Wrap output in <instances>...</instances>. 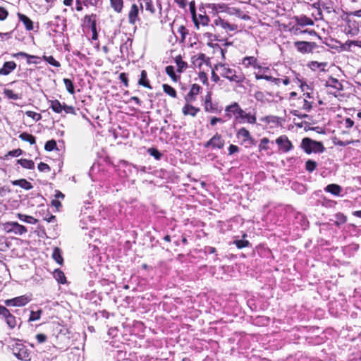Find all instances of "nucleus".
Returning <instances> with one entry per match:
<instances>
[{
  "instance_id": "32",
  "label": "nucleus",
  "mask_w": 361,
  "mask_h": 361,
  "mask_svg": "<svg viewBox=\"0 0 361 361\" xmlns=\"http://www.w3.org/2000/svg\"><path fill=\"white\" fill-rule=\"evenodd\" d=\"M326 85L328 87H333L336 90H341L343 89L342 84L336 78H331L326 81Z\"/></svg>"
},
{
  "instance_id": "20",
  "label": "nucleus",
  "mask_w": 361,
  "mask_h": 361,
  "mask_svg": "<svg viewBox=\"0 0 361 361\" xmlns=\"http://www.w3.org/2000/svg\"><path fill=\"white\" fill-rule=\"evenodd\" d=\"M200 90V86L197 84H193L190 90V92L185 97L188 102H192L195 99V97L197 95Z\"/></svg>"
},
{
  "instance_id": "49",
  "label": "nucleus",
  "mask_w": 361,
  "mask_h": 361,
  "mask_svg": "<svg viewBox=\"0 0 361 361\" xmlns=\"http://www.w3.org/2000/svg\"><path fill=\"white\" fill-rule=\"evenodd\" d=\"M166 73L169 75L173 81L177 80L176 75L175 74L174 68L172 66H168L166 67Z\"/></svg>"
},
{
  "instance_id": "63",
  "label": "nucleus",
  "mask_w": 361,
  "mask_h": 361,
  "mask_svg": "<svg viewBox=\"0 0 361 361\" xmlns=\"http://www.w3.org/2000/svg\"><path fill=\"white\" fill-rule=\"evenodd\" d=\"M238 151H239V147L236 145H231L228 147V154L230 155H231L235 152H238Z\"/></svg>"
},
{
  "instance_id": "18",
  "label": "nucleus",
  "mask_w": 361,
  "mask_h": 361,
  "mask_svg": "<svg viewBox=\"0 0 361 361\" xmlns=\"http://www.w3.org/2000/svg\"><path fill=\"white\" fill-rule=\"evenodd\" d=\"M241 64L245 68H249L250 66L257 68L259 66L257 63V59L255 56H245L243 59Z\"/></svg>"
},
{
  "instance_id": "14",
  "label": "nucleus",
  "mask_w": 361,
  "mask_h": 361,
  "mask_svg": "<svg viewBox=\"0 0 361 361\" xmlns=\"http://www.w3.org/2000/svg\"><path fill=\"white\" fill-rule=\"evenodd\" d=\"M140 4L141 11L145 9L151 14L156 13V8L154 5L153 0H137Z\"/></svg>"
},
{
  "instance_id": "5",
  "label": "nucleus",
  "mask_w": 361,
  "mask_h": 361,
  "mask_svg": "<svg viewBox=\"0 0 361 361\" xmlns=\"http://www.w3.org/2000/svg\"><path fill=\"white\" fill-rule=\"evenodd\" d=\"M3 226L6 233H13L16 235H23L27 231L25 226L20 225L16 221L6 222L3 225Z\"/></svg>"
},
{
  "instance_id": "55",
  "label": "nucleus",
  "mask_w": 361,
  "mask_h": 361,
  "mask_svg": "<svg viewBox=\"0 0 361 361\" xmlns=\"http://www.w3.org/2000/svg\"><path fill=\"white\" fill-rule=\"evenodd\" d=\"M38 169L41 172H46L50 171V167L48 164L41 162L38 164Z\"/></svg>"
},
{
  "instance_id": "31",
  "label": "nucleus",
  "mask_w": 361,
  "mask_h": 361,
  "mask_svg": "<svg viewBox=\"0 0 361 361\" xmlns=\"http://www.w3.org/2000/svg\"><path fill=\"white\" fill-rule=\"evenodd\" d=\"M54 279L61 284H64L66 282V279L64 273L60 269H55L53 273Z\"/></svg>"
},
{
  "instance_id": "64",
  "label": "nucleus",
  "mask_w": 361,
  "mask_h": 361,
  "mask_svg": "<svg viewBox=\"0 0 361 361\" xmlns=\"http://www.w3.org/2000/svg\"><path fill=\"white\" fill-rule=\"evenodd\" d=\"M354 125V121L351 120L350 118H346L345 120V126L347 128H352Z\"/></svg>"
},
{
  "instance_id": "34",
  "label": "nucleus",
  "mask_w": 361,
  "mask_h": 361,
  "mask_svg": "<svg viewBox=\"0 0 361 361\" xmlns=\"http://www.w3.org/2000/svg\"><path fill=\"white\" fill-rule=\"evenodd\" d=\"M247 122L250 124H255L257 122V118L255 114H252L251 113H246L244 111V114L243 116V123Z\"/></svg>"
},
{
  "instance_id": "17",
  "label": "nucleus",
  "mask_w": 361,
  "mask_h": 361,
  "mask_svg": "<svg viewBox=\"0 0 361 361\" xmlns=\"http://www.w3.org/2000/svg\"><path fill=\"white\" fill-rule=\"evenodd\" d=\"M17 16L20 22H22L27 31L33 30V22L25 15L18 13Z\"/></svg>"
},
{
  "instance_id": "60",
  "label": "nucleus",
  "mask_w": 361,
  "mask_h": 361,
  "mask_svg": "<svg viewBox=\"0 0 361 361\" xmlns=\"http://www.w3.org/2000/svg\"><path fill=\"white\" fill-rule=\"evenodd\" d=\"M149 152L152 156L155 157L156 159H159L161 157V153L155 149H149Z\"/></svg>"
},
{
  "instance_id": "4",
  "label": "nucleus",
  "mask_w": 361,
  "mask_h": 361,
  "mask_svg": "<svg viewBox=\"0 0 361 361\" xmlns=\"http://www.w3.org/2000/svg\"><path fill=\"white\" fill-rule=\"evenodd\" d=\"M226 116L231 118L234 116V121L236 123H243V116L244 110L241 109L238 103L233 102L225 108Z\"/></svg>"
},
{
  "instance_id": "52",
  "label": "nucleus",
  "mask_w": 361,
  "mask_h": 361,
  "mask_svg": "<svg viewBox=\"0 0 361 361\" xmlns=\"http://www.w3.org/2000/svg\"><path fill=\"white\" fill-rule=\"evenodd\" d=\"M234 244L239 249H242L243 247H246L249 245L250 243L246 240H237L234 241Z\"/></svg>"
},
{
  "instance_id": "11",
  "label": "nucleus",
  "mask_w": 361,
  "mask_h": 361,
  "mask_svg": "<svg viewBox=\"0 0 361 361\" xmlns=\"http://www.w3.org/2000/svg\"><path fill=\"white\" fill-rule=\"evenodd\" d=\"M279 149L283 152H288L293 149V145L286 135H281L276 140Z\"/></svg>"
},
{
  "instance_id": "15",
  "label": "nucleus",
  "mask_w": 361,
  "mask_h": 361,
  "mask_svg": "<svg viewBox=\"0 0 361 361\" xmlns=\"http://www.w3.org/2000/svg\"><path fill=\"white\" fill-rule=\"evenodd\" d=\"M236 136L238 139H242L243 142H247L252 143L253 141V139L249 132L245 128H240L237 133Z\"/></svg>"
},
{
  "instance_id": "50",
  "label": "nucleus",
  "mask_w": 361,
  "mask_h": 361,
  "mask_svg": "<svg viewBox=\"0 0 361 361\" xmlns=\"http://www.w3.org/2000/svg\"><path fill=\"white\" fill-rule=\"evenodd\" d=\"M25 114L28 116L32 118L34 121H38L42 118V116L40 114H38L35 111H27L25 112Z\"/></svg>"
},
{
  "instance_id": "9",
  "label": "nucleus",
  "mask_w": 361,
  "mask_h": 361,
  "mask_svg": "<svg viewBox=\"0 0 361 361\" xmlns=\"http://www.w3.org/2000/svg\"><path fill=\"white\" fill-rule=\"evenodd\" d=\"M190 8L192 15L193 21L197 27H198L200 24L207 25L209 23V20L206 15L199 14L198 16H196L194 2H191L190 4Z\"/></svg>"
},
{
  "instance_id": "47",
  "label": "nucleus",
  "mask_w": 361,
  "mask_h": 361,
  "mask_svg": "<svg viewBox=\"0 0 361 361\" xmlns=\"http://www.w3.org/2000/svg\"><path fill=\"white\" fill-rule=\"evenodd\" d=\"M258 78H263L267 81L273 82L276 85H279L282 81L281 79L274 78L270 75H262V76H258Z\"/></svg>"
},
{
  "instance_id": "1",
  "label": "nucleus",
  "mask_w": 361,
  "mask_h": 361,
  "mask_svg": "<svg viewBox=\"0 0 361 361\" xmlns=\"http://www.w3.org/2000/svg\"><path fill=\"white\" fill-rule=\"evenodd\" d=\"M215 69L222 77L228 79L231 82L240 83L245 79L244 75L240 72H237L235 69L230 68L227 64L219 63L215 66Z\"/></svg>"
},
{
  "instance_id": "61",
  "label": "nucleus",
  "mask_w": 361,
  "mask_h": 361,
  "mask_svg": "<svg viewBox=\"0 0 361 361\" xmlns=\"http://www.w3.org/2000/svg\"><path fill=\"white\" fill-rule=\"evenodd\" d=\"M36 339L38 343H42L47 341V336L43 334H38L36 335Z\"/></svg>"
},
{
  "instance_id": "40",
  "label": "nucleus",
  "mask_w": 361,
  "mask_h": 361,
  "mask_svg": "<svg viewBox=\"0 0 361 361\" xmlns=\"http://www.w3.org/2000/svg\"><path fill=\"white\" fill-rule=\"evenodd\" d=\"M175 61L177 65L178 72H182L188 66L187 63L182 60L180 56H176Z\"/></svg>"
},
{
  "instance_id": "42",
  "label": "nucleus",
  "mask_w": 361,
  "mask_h": 361,
  "mask_svg": "<svg viewBox=\"0 0 361 361\" xmlns=\"http://www.w3.org/2000/svg\"><path fill=\"white\" fill-rule=\"evenodd\" d=\"M63 83L65 85L66 90L70 94H74L75 90H74V85H73V82L70 79L64 78L63 79Z\"/></svg>"
},
{
  "instance_id": "48",
  "label": "nucleus",
  "mask_w": 361,
  "mask_h": 361,
  "mask_svg": "<svg viewBox=\"0 0 361 361\" xmlns=\"http://www.w3.org/2000/svg\"><path fill=\"white\" fill-rule=\"evenodd\" d=\"M203 38L207 40L209 46L212 47V42L215 40V35L210 32H205L203 34Z\"/></svg>"
},
{
  "instance_id": "24",
  "label": "nucleus",
  "mask_w": 361,
  "mask_h": 361,
  "mask_svg": "<svg viewBox=\"0 0 361 361\" xmlns=\"http://www.w3.org/2000/svg\"><path fill=\"white\" fill-rule=\"evenodd\" d=\"M96 16L92 14L85 16V23L91 28L92 32H95L96 30Z\"/></svg>"
},
{
  "instance_id": "23",
  "label": "nucleus",
  "mask_w": 361,
  "mask_h": 361,
  "mask_svg": "<svg viewBox=\"0 0 361 361\" xmlns=\"http://www.w3.org/2000/svg\"><path fill=\"white\" fill-rule=\"evenodd\" d=\"M110 5L116 13H121L123 8V0H110Z\"/></svg>"
},
{
  "instance_id": "39",
  "label": "nucleus",
  "mask_w": 361,
  "mask_h": 361,
  "mask_svg": "<svg viewBox=\"0 0 361 361\" xmlns=\"http://www.w3.org/2000/svg\"><path fill=\"white\" fill-rule=\"evenodd\" d=\"M163 90L166 94H169L171 97H173V98L176 97V96H177L176 91L175 90V89L173 87H172L169 85L164 84Z\"/></svg>"
},
{
  "instance_id": "41",
  "label": "nucleus",
  "mask_w": 361,
  "mask_h": 361,
  "mask_svg": "<svg viewBox=\"0 0 361 361\" xmlns=\"http://www.w3.org/2000/svg\"><path fill=\"white\" fill-rule=\"evenodd\" d=\"M4 94L7 98L11 99L18 100L20 99V96L18 94L15 93L13 90L9 89H4Z\"/></svg>"
},
{
  "instance_id": "16",
  "label": "nucleus",
  "mask_w": 361,
  "mask_h": 361,
  "mask_svg": "<svg viewBox=\"0 0 361 361\" xmlns=\"http://www.w3.org/2000/svg\"><path fill=\"white\" fill-rule=\"evenodd\" d=\"M16 63L13 61H6L4 63L2 68H0L1 75H8L13 72L16 68Z\"/></svg>"
},
{
  "instance_id": "3",
  "label": "nucleus",
  "mask_w": 361,
  "mask_h": 361,
  "mask_svg": "<svg viewBox=\"0 0 361 361\" xmlns=\"http://www.w3.org/2000/svg\"><path fill=\"white\" fill-rule=\"evenodd\" d=\"M300 147L307 154L323 152L325 149L322 142L309 137L302 139Z\"/></svg>"
},
{
  "instance_id": "8",
  "label": "nucleus",
  "mask_w": 361,
  "mask_h": 361,
  "mask_svg": "<svg viewBox=\"0 0 361 361\" xmlns=\"http://www.w3.org/2000/svg\"><path fill=\"white\" fill-rule=\"evenodd\" d=\"M31 300L30 295H23L12 299L6 300L4 304L6 306L23 307Z\"/></svg>"
},
{
  "instance_id": "59",
  "label": "nucleus",
  "mask_w": 361,
  "mask_h": 361,
  "mask_svg": "<svg viewBox=\"0 0 361 361\" xmlns=\"http://www.w3.org/2000/svg\"><path fill=\"white\" fill-rule=\"evenodd\" d=\"M226 13H228L230 15L239 16L240 13V11L239 9L235 8H230L228 6V10L226 11Z\"/></svg>"
},
{
  "instance_id": "29",
  "label": "nucleus",
  "mask_w": 361,
  "mask_h": 361,
  "mask_svg": "<svg viewBox=\"0 0 361 361\" xmlns=\"http://www.w3.org/2000/svg\"><path fill=\"white\" fill-rule=\"evenodd\" d=\"M147 75L146 71L142 70L141 71L140 78V80L138 81V84L140 85L144 86V87H145L147 88L152 89V87H151V85H150V84H149V81H148V80L147 78Z\"/></svg>"
},
{
  "instance_id": "51",
  "label": "nucleus",
  "mask_w": 361,
  "mask_h": 361,
  "mask_svg": "<svg viewBox=\"0 0 361 361\" xmlns=\"http://www.w3.org/2000/svg\"><path fill=\"white\" fill-rule=\"evenodd\" d=\"M55 148H56V142L54 140L47 141L44 146V149L49 152L54 150Z\"/></svg>"
},
{
  "instance_id": "37",
  "label": "nucleus",
  "mask_w": 361,
  "mask_h": 361,
  "mask_svg": "<svg viewBox=\"0 0 361 361\" xmlns=\"http://www.w3.org/2000/svg\"><path fill=\"white\" fill-rule=\"evenodd\" d=\"M18 163L25 169H32L35 168V164L32 160L21 159L18 160Z\"/></svg>"
},
{
  "instance_id": "35",
  "label": "nucleus",
  "mask_w": 361,
  "mask_h": 361,
  "mask_svg": "<svg viewBox=\"0 0 361 361\" xmlns=\"http://www.w3.org/2000/svg\"><path fill=\"white\" fill-rule=\"evenodd\" d=\"M52 257L59 264L61 265L63 264V259L61 256V250L59 247H55L54 249L53 253H52Z\"/></svg>"
},
{
  "instance_id": "53",
  "label": "nucleus",
  "mask_w": 361,
  "mask_h": 361,
  "mask_svg": "<svg viewBox=\"0 0 361 361\" xmlns=\"http://www.w3.org/2000/svg\"><path fill=\"white\" fill-rule=\"evenodd\" d=\"M269 142V140L267 137H264L261 140L260 144L259 145V150H267L268 149V144Z\"/></svg>"
},
{
  "instance_id": "43",
  "label": "nucleus",
  "mask_w": 361,
  "mask_h": 361,
  "mask_svg": "<svg viewBox=\"0 0 361 361\" xmlns=\"http://www.w3.org/2000/svg\"><path fill=\"white\" fill-rule=\"evenodd\" d=\"M12 56L14 58H18V57H24L27 59H39V57L34 55H30L25 52L20 51L18 53H15L12 54Z\"/></svg>"
},
{
  "instance_id": "54",
  "label": "nucleus",
  "mask_w": 361,
  "mask_h": 361,
  "mask_svg": "<svg viewBox=\"0 0 361 361\" xmlns=\"http://www.w3.org/2000/svg\"><path fill=\"white\" fill-rule=\"evenodd\" d=\"M178 32L181 36V39L184 40L185 39L186 35L188 34V30L185 28V26L180 25L178 28Z\"/></svg>"
},
{
  "instance_id": "13",
  "label": "nucleus",
  "mask_w": 361,
  "mask_h": 361,
  "mask_svg": "<svg viewBox=\"0 0 361 361\" xmlns=\"http://www.w3.org/2000/svg\"><path fill=\"white\" fill-rule=\"evenodd\" d=\"M140 8V5L138 6L135 4H132L128 15V22L130 24L135 25L137 21H139Z\"/></svg>"
},
{
  "instance_id": "62",
  "label": "nucleus",
  "mask_w": 361,
  "mask_h": 361,
  "mask_svg": "<svg viewBox=\"0 0 361 361\" xmlns=\"http://www.w3.org/2000/svg\"><path fill=\"white\" fill-rule=\"evenodd\" d=\"M23 151L20 149H13V150H11L8 152V155L11 156V157H18L20 156L21 154H22Z\"/></svg>"
},
{
  "instance_id": "57",
  "label": "nucleus",
  "mask_w": 361,
  "mask_h": 361,
  "mask_svg": "<svg viewBox=\"0 0 361 361\" xmlns=\"http://www.w3.org/2000/svg\"><path fill=\"white\" fill-rule=\"evenodd\" d=\"M303 105H302V109L307 111H310L312 107V102H309L308 100H307L306 99H304L303 100Z\"/></svg>"
},
{
  "instance_id": "45",
  "label": "nucleus",
  "mask_w": 361,
  "mask_h": 361,
  "mask_svg": "<svg viewBox=\"0 0 361 361\" xmlns=\"http://www.w3.org/2000/svg\"><path fill=\"white\" fill-rule=\"evenodd\" d=\"M42 313V310H39L37 311H31L29 322H34L39 320L40 319L41 314Z\"/></svg>"
},
{
  "instance_id": "7",
  "label": "nucleus",
  "mask_w": 361,
  "mask_h": 361,
  "mask_svg": "<svg viewBox=\"0 0 361 361\" xmlns=\"http://www.w3.org/2000/svg\"><path fill=\"white\" fill-rule=\"evenodd\" d=\"M294 47L298 52L305 54L312 53L313 50L317 47V44L312 42L296 41L294 42Z\"/></svg>"
},
{
  "instance_id": "44",
  "label": "nucleus",
  "mask_w": 361,
  "mask_h": 361,
  "mask_svg": "<svg viewBox=\"0 0 361 361\" xmlns=\"http://www.w3.org/2000/svg\"><path fill=\"white\" fill-rule=\"evenodd\" d=\"M43 59L54 67L58 68L61 66L60 63L58 61L55 60V59L52 56H43Z\"/></svg>"
},
{
  "instance_id": "25",
  "label": "nucleus",
  "mask_w": 361,
  "mask_h": 361,
  "mask_svg": "<svg viewBox=\"0 0 361 361\" xmlns=\"http://www.w3.org/2000/svg\"><path fill=\"white\" fill-rule=\"evenodd\" d=\"M295 20H296L297 25H301V26L314 25L313 20L312 19H310V18H307L305 16L296 17Z\"/></svg>"
},
{
  "instance_id": "2",
  "label": "nucleus",
  "mask_w": 361,
  "mask_h": 361,
  "mask_svg": "<svg viewBox=\"0 0 361 361\" xmlns=\"http://www.w3.org/2000/svg\"><path fill=\"white\" fill-rule=\"evenodd\" d=\"M13 354L19 360L23 361H30L31 360L30 353L26 346L19 341H13L9 345Z\"/></svg>"
},
{
  "instance_id": "46",
  "label": "nucleus",
  "mask_w": 361,
  "mask_h": 361,
  "mask_svg": "<svg viewBox=\"0 0 361 361\" xmlns=\"http://www.w3.org/2000/svg\"><path fill=\"white\" fill-rule=\"evenodd\" d=\"M317 166V162L310 159L307 160L305 163V169L309 172H312L316 169Z\"/></svg>"
},
{
  "instance_id": "36",
  "label": "nucleus",
  "mask_w": 361,
  "mask_h": 361,
  "mask_svg": "<svg viewBox=\"0 0 361 361\" xmlns=\"http://www.w3.org/2000/svg\"><path fill=\"white\" fill-rule=\"evenodd\" d=\"M257 69L258 70V71L255 73V77L257 80H261L262 78H258V76L269 75L268 73L270 71L269 68L262 67L259 65L257 66Z\"/></svg>"
},
{
  "instance_id": "30",
  "label": "nucleus",
  "mask_w": 361,
  "mask_h": 361,
  "mask_svg": "<svg viewBox=\"0 0 361 361\" xmlns=\"http://www.w3.org/2000/svg\"><path fill=\"white\" fill-rule=\"evenodd\" d=\"M50 108L57 114H61L63 111V104H61L59 100H51L50 101Z\"/></svg>"
},
{
  "instance_id": "21",
  "label": "nucleus",
  "mask_w": 361,
  "mask_h": 361,
  "mask_svg": "<svg viewBox=\"0 0 361 361\" xmlns=\"http://www.w3.org/2000/svg\"><path fill=\"white\" fill-rule=\"evenodd\" d=\"M207 7L211 9L214 13L226 12L228 10V6L225 4H209Z\"/></svg>"
},
{
  "instance_id": "22",
  "label": "nucleus",
  "mask_w": 361,
  "mask_h": 361,
  "mask_svg": "<svg viewBox=\"0 0 361 361\" xmlns=\"http://www.w3.org/2000/svg\"><path fill=\"white\" fill-rule=\"evenodd\" d=\"M183 114L185 116L190 115L191 116H195L200 111L199 108H196L189 104H186L182 109Z\"/></svg>"
},
{
  "instance_id": "6",
  "label": "nucleus",
  "mask_w": 361,
  "mask_h": 361,
  "mask_svg": "<svg viewBox=\"0 0 361 361\" xmlns=\"http://www.w3.org/2000/svg\"><path fill=\"white\" fill-rule=\"evenodd\" d=\"M0 317L4 319L11 329L16 326L17 321L16 317L13 316L6 307L1 305H0Z\"/></svg>"
},
{
  "instance_id": "28",
  "label": "nucleus",
  "mask_w": 361,
  "mask_h": 361,
  "mask_svg": "<svg viewBox=\"0 0 361 361\" xmlns=\"http://www.w3.org/2000/svg\"><path fill=\"white\" fill-rule=\"evenodd\" d=\"M308 66L312 70L316 71L319 69L322 71H325V68L327 66V63L326 62H317V61H311Z\"/></svg>"
},
{
  "instance_id": "56",
  "label": "nucleus",
  "mask_w": 361,
  "mask_h": 361,
  "mask_svg": "<svg viewBox=\"0 0 361 361\" xmlns=\"http://www.w3.org/2000/svg\"><path fill=\"white\" fill-rule=\"evenodd\" d=\"M63 111H65L66 114H75V109L72 106H68L66 104H63Z\"/></svg>"
},
{
  "instance_id": "27",
  "label": "nucleus",
  "mask_w": 361,
  "mask_h": 361,
  "mask_svg": "<svg viewBox=\"0 0 361 361\" xmlns=\"http://www.w3.org/2000/svg\"><path fill=\"white\" fill-rule=\"evenodd\" d=\"M325 190L334 195H339L342 190V188L340 185L337 184H329L325 188Z\"/></svg>"
},
{
  "instance_id": "38",
  "label": "nucleus",
  "mask_w": 361,
  "mask_h": 361,
  "mask_svg": "<svg viewBox=\"0 0 361 361\" xmlns=\"http://www.w3.org/2000/svg\"><path fill=\"white\" fill-rule=\"evenodd\" d=\"M19 137L22 140L28 142L31 145H33L35 143V137L32 135L29 134L27 133H22L19 135Z\"/></svg>"
},
{
  "instance_id": "10",
  "label": "nucleus",
  "mask_w": 361,
  "mask_h": 361,
  "mask_svg": "<svg viewBox=\"0 0 361 361\" xmlns=\"http://www.w3.org/2000/svg\"><path fill=\"white\" fill-rule=\"evenodd\" d=\"M214 25L224 30L226 32H234L238 29V26L235 24H231L224 20L220 17H217L214 20Z\"/></svg>"
},
{
  "instance_id": "33",
  "label": "nucleus",
  "mask_w": 361,
  "mask_h": 361,
  "mask_svg": "<svg viewBox=\"0 0 361 361\" xmlns=\"http://www.w3.org/2000/svg\"><path fill=\"white\" fill-rule=\"evenodd\" d=\"M17 217L22 221L30 224H35L37 223V219H35L34 217L25 214H17Z\"/></svg>"
},
{
  "instance_id": "26",
  "label": "nucleus",
  "mask_w": 361,
  "mask_h": 361,
  "mask_svg": "<svg viewBox=\"0 0 361 361\" xmlns=\"http://www.w3.org/2000/svg\"><path fill=\"white\" fill-rule=\"evenodd\" d=\"M13 185H18L25 190H30L32 188V184L25 179L16 180L11 182Z\"/></svg>"
},
{
  "instance_id": "12",
  "label": "nucleus",
  "mask_w": 361,
  "mask_h": 361,
  "mask_svg": "<svg viewBox=\"0 0 361 361\" xmlns=\"http://www.w3.org/2000/svg\"><path fill=\"white\" fill-rule=\"evenodd\" d=\"M224 145V140L221 135L216 133L209 140L204 144V147H213L221 149Z\"/></svg>"
},
{
  "instance_id": "19",
  "label": "nucleus",
  "mask_w": 361,
  "mask_h": 361,
  "mask_svg": "<svg viewBox=\"0 0 361 361\" xmlns=\"http://www.w3.org/2000/svg\"><path fill=\"white\" fill-rule=\"evenodd\" d=\"M271 96V93L270 92H264L262 91H257L254 94L255 99L260 102L262 104H266L270 102V99L267 97V96Z\"/></svg>"
},
{
  "instance_id": "58",
  "label": "nucleus",
  "mask_w": 361,
  "mask_h": 361,
  "mask_svg": "<svg viewBox=\"0 0 361 361\" xmlns=\"http://www.w3.org/2000/svg\"><path fill=\"white\" fill-rule=\"evenodd\" d=\"M8 15L7 10L0 6V20H4Z\"/></svg>"
}]
</instances>
